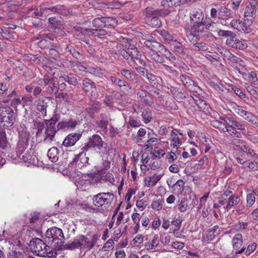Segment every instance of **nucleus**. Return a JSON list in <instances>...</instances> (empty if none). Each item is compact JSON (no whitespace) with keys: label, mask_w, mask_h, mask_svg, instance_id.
Listing matches in <instances>:
<instances>
[{"label":"nucleus","mask_w":258,"mask_h":258,"mask_svg":"<svg viewBox=\"0 0 258 258\" xmlns=\"http://www.w3.org/2000/svg\"><path fill=\"white\" fill-rule=\"evenodd\" d=\"M240 199L239 197L233 194L230 190H226L218 198V201L213 205V208L219 209L224 206V212L229 211L232 207L239 204Z\"/></svg>","instance_id":"f03ea898"},{"label":"nucleus","mask_w":258,"mask_h":258,"mask_svg":"<svg viewBox=\"0 0 258 258\" xmlns=\"http://www.w3.org/2000/svg\"><path fill=\"white\" fill-rule=\"evenodd\" d=\"M82 88L84 92L91 98H96L97 97L96 85L92 80L87 78L83 79Z\"/></svg>","instance_id":"ddd939ff"},{"label":"nucleus","mask_w":258,"mask_h":258,"mask_svg":"<svg viewBox=\"0 0 258 258\" xmlns=\"http://www.w3.org/2000/svg\"><path fill=\"white\" fill-rule=\"evenodd\" d=\"M189 18L193 24L205 21V15L200 9H195L190 13Z\"/></svg>","instance_id":"bb28decb"},{"label":"nucleus","mask_w":258,"mask_h":258,"mask_svg":"<svg viewBox=\"0 0 258 258\" xmlns=\"http://www.w3.org/2000/svg\"><path fill=\"white\" fill-rule=\"evenodd\" d=\"M162 174H155L145 178V185L149 187H153L161 179Z\"/></svg>","instance_id":"f704fd0d"},{"label":"nucleus","mask_w":258,"mask_h":258,"mask_svg":"<svg viewBox=\"0 0 258 258\" xmlns=\"http://www.w3.org/2000/svg\"><path fill=\"white\" fill-rule=\"evenodd\" d=\"M165 106L168 109L176 110L178 107L175 100L172 98H168L165 102Z\"/></svg>","instance_id":"680f3d73"},{"label":"nucleus","mask_w":258,"mask_h":258,"mask_svg":"<svg viewBox=\"0 0 258 258\" xmlns=\"http://www.w3.org/2000/svg\"><path fill=\"white\" fill-rule=\"evenodd\" d=\"M220 119L227 123V132L232 138H242V135H246V129L244 123L238 121L231 117H220Z\"/></svg>","instance_id":"20e7f679"},{"label":"nucleus","mask_w":258,"mask_h":258,"mask_svg":"<svg viewBox=\"0 0 258 258\" xmlns=\"http://www.w3.org/2000/svg\"><path fill=\"white\" fill-rule=\"evenodd\" d=\"M233 17L232 11L225 6H221L218 9V20L224 26H228L229 19Z\"/></svg>","instance_id":"f3484780"},{"label":"nucleus","mask_w":258,"mask_h":258,"mask_svg":"<svg viewBox=\"0 0 258 258\" xmlns=\"http://www.w3.org/2000/svg\"><path fill=\"white\" fill-rule=\"evenodd\" d=\"M18 159L22 160L25 163L35 165L37 163L36 156L33 154L32 151L24 152L23 155L18 156Z\"/></svg>","instance_id":"7c9ffc66"},{"label":"nucleus","mask_w":258,"mask_h":258,"mask_svg":"<svg viewBox=\"0 0 258 258\" xmlns=\"http://www.w3.org/2000/svg\"><path fill=\"white\" fill-rule=\"evenodd\" d=\"M103 146V141L101 137L97 134H94L88 139L87 143L81 148V151H89L91 149L101 150Z\"/></svg>","instance_id":"f8f14e48"},{"label":"nucleus","mask_w":258,"mask_h":258,"mask_svg":"<svg viewBox=\"0 0 258 258\" xmlns=\"http://www.w3.org/2000/svg\"><path fill=\"white\" fill-rule=\"evenodd\" d=\"M46 103L44 102V100L42 99H39L38 100V104L37 105V109L41 112L43 116L46 115Z\"/></svg>","instance_id":"13d9d810"},{"label":"nucleus","mask_w":258,"mask_h":258,"mask_svg":"<svg viewBox=\"0 0 258 258\" xmlns=\"http://www.w3.org/2000/svg\"><path fill=\"white\" fill-rule=\"evenodd\" d=\"M104 18L105 28H113L117 25L118 21L116 18L111 17H104Z\"/></svg>","instance_id":"49530a36"},{"label":"nucleus","mask_w":258,"mask_h":258,"mask_svg":"<svg viewBox=\"0 0 258 258\" xmlns=\"http://www.w3.org/2000/svg\"><path fill=\"white\" fill-rule=\"evenodd\" d=\"M245 80L248 81L253 85H258V79L256 73L254 72L251 71L246 73V76H242Z\"/></svg>","instance_id":"c03bdc74"},{"label":"nucleus","mask_w":258,"mask_h":258,"mask_svg":"<svg viewBox=\"0 0 258 258\" xmlns=\"http://www.w3.org/2000/svg\"><path fill=\"white\" fill-rule=\"evenodd\" d=\"M178 135L183 136L180 130L177 128H173L170 134V146L175 149L177 151L178 148L181 145L182 142Z\"/></svg>","instance_id":"412c9836"},{"label":"nucleus","mask_w":258,"mask_h":258,"mask_svg":"<svg viewBox=\"0 0 258 258\" xmlns=\"http://www.w3.org/2000/svg\"><path fill=\"white\" fill-rule=\"evenodd\" d=\"M120 74L127 80L133 81L135 79L137 75L131 70L127 69L120 70Z\"/></svg>","instance_id":"864d4df0"},{"label":"nucleus","mask_w":258,"mask_h":258,"mask_svg":"<svg viewBox=\"0 0 258 258\" xmlns=\"http://www.w3.org/2000/svg\"><path fill=\"white\" fill-rule=\"evenodd\" d=\"M249 5L247 6L244 12V17H253L258 11V0H249Z\"/></svg>","instance_id":"cd10ccee"},{"label":"nucleus","mask_w":258,"mask_h":258,"mask_svg":"<svg viewBox=\"0 0 258 258\" xmlns=\"http://www.w3.org/2000/svg\"><path fill=\"white\" fill-rule=\"evenodd\" d=\"M220 53L224 57L225 59L229 61L230 65L234 68L242 76L245 75L246 73L241 70L240 67L245 66V62L240 58L233 54L229 50L222 48L221 49Z\"/></svg>","instance_id":"9d476101"},{"label":"nucleus","mask_w":258,"mask_h":258,"mask_svg":"<svg viewBox=\"0 0 258 258\" xmlns=\"http://www.w3.org/2000/svg\"><path fill=\"white\" fill-rule=\"evenodd\" d=\"M28 143L19 141L17 147L15 149V152L16 155H17V157L23 155V154L25 152V149L28 147Z\"/></svg>","instance_id":"3c124183"},{"label":"nucleus","mask_w":258,"mask_h":258,"mask_svg":"<svg viewBox=\"0 0 258 258\" xmlns=\"http://www.w3.org/2000/svg\"><path fill=\"white\" fill-rule=\"evenodd\" d=\"M75 61L69 60L67 59H61L56 61V66L60 68L73 69Z\"/></svg>","instance_id":"de8ad7c7"},{"label":"nucleus","mask_w":258,"mask_h":258,"mask_svg":"<svg viewBox=\"0 0 258 258\" xmlns=\"http://www.w3.org/2000/svg\"><path fill=\"white\" fill-rule=\"evenodd\" d=\"M39 37L40 40L38 42V46L41 49H45L50 46L55 37L54 34L48 33L39 35Z\"/></svg>","instance_id":"393cba45"},{"label":"nucleus","mask_w":258,"mask_h":258,"mask_svg":"<svg viewBox=\"0 0 258 258\" xmlns=\"http://www.w3.org/2000/svg\"><path fill=\"white\" fill-rule=\"evenodd\" d=\"M99 239V236L97 234H93L91 240L84 235H79L72 242L67 244V247L71 249H85L89 251L95 246Z\"/></svg>","instance_id":"39448f33"},{"label":"nucleus","mask_w":258,"mask_h":258,"mask_svg":"<svg viewBox=\"0 0 258 258\" xmlns=\"http://www.w3.org/2000/svg\"><path fill=\"white\" fill-rule=\"evenodd\" d=\"M82 136V133L80 132L70 133L64 139L62 145L66 147H72L81 139Z\"/></svg>","instance_id":"aec40b11"},{"label":"nucleus","mask_w":258,"mask_h":258,"mask_svg":"<svg viewBox=\"0 0 258 258\" xmlns=\"http://www.w3.org/2000/svg\"><path fill=\"white\" fill-rule=\"evenodd\" d=\"M2 36L4 39L8 40L10 42L15 41L17 38V35L16 33L14 31H11L6 30L3 33Z\"/></svg>","instance_id":"8fccbe9b"},{"label":"nucleus","mask_w":258,"mask_h":258,"mask_svg":"<svg viewBox=\"0 0 258 258\" xmlns=\"http://www.w3.org/2000/svg\"><path fill=\"white\" fill-rule=\"evenodd\" d=\"M8 141L7 138L6 131L2 130L0 132V147L3 149H5L8 147Z\"/></svg>","instance_id":"603ef678"},{"label":"nucleus","mask_w":258,"mask_h":258,"mask_svg":"<svg viewBox=\"0 0 258 258\" xmlns=\"http://www.w3.org/2000/svg\"><path fill=\"white\" fill-rule=\"evenodd\" d=\"M160 34L164 40L168 42L173 41V36L166 30H160Z\"/></svg>","instance_id":"338daca9"},{"label":"nucleus","mask_w":258,"mask_h":258,"mask_svg":"<svg viewBox=\"0 0 258 258\" xmlns=\"http://www.w3.org/2000/svg\"><path fill=\"white\" fill-rule=\"evenodd\" d=\"M110 80L113 85L119 87L120 88L122 87V85H124L126 82L125 80H121L115 76H111Z\"/></svg>","instance_id":"69168bd1"},{"label":"nucleus","mask_w":258,"mask_h":258,"mask_svg":"<svg viewBox=\"0 0 258 258\" xmlns=\"http://www.w3.org/2000/svg\"><path fill=\"white\" fill-rule=\"evenodd\" d=\"M47 157L52 163H56L59 158V150L55 147L51 148L48 151Z\"/></svg>","instance_id":"ea45409f"},{"label":"nucleus","mask_w":258,"mask_h":258,"mask_svg":"<svg viewBox=\"0 0 258 258\" xmlns=\"http://www.w3.org/2000/svg\"><path fill=\"white\" fill-rule=\"evenodd\" d=\"M234 111L238 115L245 120L255 125L258 127V118L250 111H247L243 107L237 106L234 108Z\"/></svg>","instance_id":"dca6fc26"},{"label":"nucleus","mask_w":258,"mask_h":258,"mask_svg":"<svg viewBox=\"0 0 258 258\" xmlns=\"http://www.w3.org/2000/svg\"><path fill=\"white\" fill-rule=\"evenodd\" d=\"M252 22L248 19H244L243 21H241L239 32L248 33L251 31Z\"/></svg>","instance_id":"a19ab883"},{"label":"nucleus","mask_w":258,"mask_h":258,"mask_svg":"<svg viewBox=\"0 0 258 258\" xmlns=\"http://www.w3.org/2000/svg\"><path fill=\"white\" fill-rule=\"evenodd\" d=\"M146 134V131L144 128H140L137 132V136L133 135L132 139L135 142L139 143L141 141L142 138L145 136Z\"/></svg>","instance_id":"e2e57ef3"},{"label":"nucleus","mask_w":258,"mask_h":258,"mask_svg":"<svg viewBox=\"0 0 258 258\" xmlns=\"http://www.w3.org/2000/svg\"><path fill=\"white\" fill-rule=\"evenodd\" d=\"M196 0H162L161 1V6L166 7H178L181 5L189 2H194Z\"/></svg>","instance_id":"c85d7f7f"},{"label":"nucleus","mask_w":258,"mask_h":258,"mask_svg":"<svg viewBox=\"0 0 258 258\" xmlns=\"http://www.w3.org/2000/svg\"><path fill=\"white\" fill-rule=\"evenodd\" d=\"M78 30L83 34L97 36L100 38L107 34V31L102 29V28L95 29L80 28Z\"/></svg>","instance_id":"4be33fe9"},{"label":"nucleus","mask_w":258,"mask_h":258,"mask_svg":"<svg viewBox=\"0 0 258 258\" xmlns=\"http://www.w3.org/2000/svg\"><path fill=\"white\" fill-rule=\"evenodd\" d=\"M44 123L45 124L44 141L51 142L53 141L54 136L58 129L56 128L55 125L46 122L45 121H44Z\"/></svg>","instance_id":"b1692460"},{"label":"nucleus","mask_w":258,"mask_h":258,"mask_svg":"<svg viewBox=\"0 0 258 258\" xmlns=\"http://www.w3.org/2000/svg\"><path fill=\"white\" fill-rule=\"evenodd\" d=\"M179 79L182 85L187 89L191 87V85L194 84V81L187 74H182L179 77Z\"/></svg>","instance_id":"a18cd8bd"},{"label":"nucleus","mask_w":258,"mask_h":258,"mask_svg":"<svg viewBox=\"0 0 258 258\" xmlns=\"http://www.w3.org/2000/svg\"><path fill=\"white\" fill-rule=\"evenodd\" d=\"M205 26V21L193 24L191 28V32L188 35L196 36L197 37H209L212 35V33L206 30Z\"/></svg>","instance_id":"2eb2a0df"},{"label":"nucleus","mask_w":258,"mask_h":258,"mask_svg":"<svg viewBox=\"0 0 258 258\" xmlns=\"http://www.w3.org/2000/svg\"><path fill=\"white\" fill-rule=\"evenodd\" d=\"M144 44L151 51H156L158 48H164V46L155 40H146Z\"/></svg>","instance_id":"58836bf2"},{"label":"nucleus","mask_w":258,"mask_h":258,"mask_svg":"<svg viewBox=\"0 0 258 258\" xmlns=\"http://www.w3.org/2000/svg\"><path fill=\"white\" fill-rule=\"evenodd\" d=\"M170 11L168 9L154 10L152 7H147L145 11V20L146 23L152 27H160L162 25L159 16L164 17L168 15Z\"/></svg>","instance_id":"423d86ee"},{"label":"nucleus","mask_w":258,"mask_h":258,"mask_svg":"<svg viewBox=\"0 0 258 258\" xmlns=\"http://www.w3.org/2000/svg\"><path fill=\"white\" fill-rule=\"evenodd\" d=\"M159 244V236L154 234L153 237L148 240L145 243V247L147 250L155 249Z\"/></svg>","instance_id":"473e14b6"},{"label":"nucleus","mask_w":258,"mask_h":258,"mask_svg":"<svg viewBox=\"0 0 258 258\" xmlns=\"http://www.w3.org/2000/svg\"><path fill=\"white\" fill-rule=\"evenodd\" d=\"M113 199V195L111 192H100L92 197V203L96 212L104 211L111 205Z\"/></svg>","instance_id":"0eeeda50"},{"label":"nucleus","mask_w":258,"mask_h":258,"mask_svg":"<svg viewBox=\"0 0 258 258\" xmlns=\"http://www.w3.org/2000/svg\"><path fill=\"white\" fill-rule=\"evenodd\" d=\"M47 10L62 16H68L71 13L70 10L68 9L64 5H58L48 8Z\"/></svg>","instance_id":"2f4dec72"},{"label":"nucleus","mask_w":258,"mask_h":258,"mask_svg":"<svg viewBox=\"0 0 258 258\" xmlns=\"http://www.w3.org/2000/svg\"><path fill=\"white\" fill-rule=\"evenodd\" d=\"M209 84L219 94L221 99H227L229 97L231 84H228L214 76L209 79Z\"/></svg>","instance_id":"6e6552de"},{"label":"nucleus","mask_w":258,"mask_h":258,"mask_svg":"<svg viewBox=\"0 0 258 258\" xmlns=\"http://www.w3.org/2000/svg\"><path fill=\"white\" fill-rule=\"evenodd\" d=\"M60 75L58 74V77L60 81H64L70 85L77 86L78 84V81L77 78L73 74L70 73L66 75L64 72H59Z\"/></svg>","instance_id":"c756f323"},{"label":"nucleus","mask_w":258,"mask_h":258,"mask_svg":"<svg viewBox=\"0 0 258 258\" xmlns=\"http://www.w3.org/2000/svg\"><path fill=\"white\" fill-rule=\"evenodd\" d=\"M134 210L135 212L133 213L131 215V218L134 224L135 225L133 228L134 233H137L138 232L140 227V221L141 216H140V214L137 212V210L136 209H135Z\"/></svg>","instance_id":"e433bc0d"},{"label":"nucleus","mask_w":258,"mask_h":258,"mask_svg":"<svg viewBox=\"0 0 258 258\" xmlns=\"http://www.w3.org/2000/svg\"><path fill=\"white\" fill-rule=\"evenodd\" d=\"M48 53L50 56L51 61L56 64V61L57 60H59L60 55V53L58 50L53 48H50L49 49Z\"/></svg>","instance_id":"6e6d98bb"},{"label":"nucleus","mask_w":258,"mask_h":258,"mask_svg":"<svg viewBox=\"0 0 258 258\" xmlns=\"http://www.w3.org/2000/svg\"><path fill=\"white\" fill-rule=\"evenodd\" d=\"M211 124L214 127L223 132H227V125L225 122H222L218 120L214 119L211 121Z\"/></svg>","instance_id":"37998d69"},{"label":"nucleus","mask_w":258,"mask_h":258,"mask_svg":"<svg viewBox=\"0 0 258 258\" xmlns=\"http://www.w3.org/2000/svg\"><path fill=\"white\" fill-rule=\"evenodd\" d=\"M257 247V244L255 242H251L247 246L246 249L245 248V250L244 251V254L248 256L250 254H251L253 252H254Z\"/></svg>","instance_id":"0e129e2a"},{"label":"nucleus","mask_w":258,"mask_h":258,"mask_svg":"<svg viewBox=\"0 0 258 258\" xmlns=\"http://www.w3.org/2000/svg\"><path fill=\"white\" fill-rule=\"evenodd\" d=\"M14 114V110L12 109V112L7 113V115H5L3 117V121L0 122H5L3 125L4 128L11 127L13 125L15 120L13 117Z\"/></svg>","instance_id":"c9c22d12"},{"label":"nucleus","mask_w":258,"mask_h":258,"mask_svg":"<svg viewBox=\"0 0 258 258\" xmlns=\"http://www.w3.org/2000/svg\"><path fill=\"white\" fill-rule=\"evenodd\" d=\"M169 89L172 94L176 96L177 97L179 96H180L181 98L185 97L184 94L182 93L181 90L179 88L171 86Z\"/></svg>","instance_id":"774afa93"},{"label":"nucleus","mask_w":258,"mask_h":258,"mask_svg":"<svg viewBox=\"0 0 258 258\" xmlns=\"http://www.w3.org/2000/svg\"><path fill=\"white\" fill-rule=\"evenodd\" d=\"M243 242V237L241 233H236L233 237L231 244L235 254H241L244 252L245 247H242Z\"/></svg>","instance_id":"a211bd4d"},{"label":"nucleus","mask_w":258,"mask_h":258,"mask_svg":"<svg viewBox=\"0 0 258 258\" xmlns=\"http://www.w3.org/2000/svg\"><path fill=\"white\" fill-rule=\"evenodd\" d=\"M101 119L96 122L98 127L103 132H106L107 130V125L108 124L109 120L108 116L104 114H100Z\"/></svg>","instance_id":"79ce46f5"},{"label":"nucleus","mask_w":258,"mask_h":258,"mask_svg":"<svg viewBox=\"0 0 258 258\" xmlns=\"http://www.w3.org/2000/svg\"><path fill=\"white\" fill-rule=\"evenodd\" d=\"M191 97L196 105L194 106L195 113L203 112L206 115L211 114L212 109L205 100L202 99L196 94H193Z\"/></svg>","instance_id":"9b49d317"},{"label":"nucleus","mask_w":258,"mask_h":258,"mask_svg":"<svg viewBox=\"0 0 258 258\" xmlns=\"http://www.w3.org/2000/svg\"><path fill=\"white\" fill-rule=\"evenodd\" d=\"M64 240L63 233L60 228L53 227L48 229L45 232V241L48 243H54L57 247H60L63 245Z\"/></svg>","instance_id":"1a4fd4ad"},{"label":"nucleus","mask_w":258,"mask_h":258,"mask_svg":"<svg viewBox=\"0 0 258 258\" xmlns=\"http://www.w3.org/2000/svg\"><path fill=\"white\" fill-rule=\"evenodd\" d=\"M30 246L33 253L39 256L51 258L57 254L55 248H50L40 238H33Z\"/></svg>","instance_id":"7ed1b4c3"},{"label":"nucleus","mask_w":258,"mask_h":258,"mask_svg":"<svg viewBox=\"0 0 258 258\" xmlns=\"http://www.w3.org/2000/svg\"><path fill=\"white\" fill-rule=\"evenodd\" d=\"M146 56L151 61H153L162 64L165 62L163 55L159 54L157 50L148 52L147 53Z\"/></svg>","instance_id":"72a5a7b5"},{"label":"nucleus","mask_w":258,"mask_h":258,"mask_svg":"<svg viewBox=\"0 0 258 258\" xmlns=\"http://www.w3.org/2000/svg\"><path fill=\"white\" fill-rule=\"evenodd\" d=\"M148 139L146 142V144L145 145L146 149L149 150H152L154 145H155L160 140L159 139L157 138L150 137V134H148Z\"/></svg>","instance_id":"5fc2aeb1"},{"label":"nucleus","mask_w":258,"mask_h":258,"mask_svg":"<svg viewBox=\"0 0 258 258\" xmlns=\"http://www.w3.org/2000/svg\"><path fill=\"white\" fill-rule=\"evenodd\" d=\"M173 43V45L175 51L180 54L185 53V47L182 44V42L177 41L176 40L172 41Z\"/></svg>","instance_id":"bf43d9fd"},{"label":"nucleus","mask_w":258,"mask_h":258,"mask_svg":"<svg viewBox=\"0 0 258 258\" xmlns=\"http://www.w3.org/2000/svg\"><path fill=\"white\" fill-rule=\"evenodd\" d=\"M115 48L109 50L111 54L121 55L127 60V63L130 67L134 68L137 72L143 76H146L148 73L147 70L141 66H139L137 61L143 67L147 64L146 61L142 58V55L138 48L134 46L128 47L127 49L123 48V46L118 43H114Z\"/></svg>","instance_id":"f257e3e1"},{"label":"nucleus","mask_w":258,"mask_h":258,"mask_svg":"<svg viewBox=\"0 0 258 258\" xmlns=\"http://www.w3.org/2000/svg\"><path fill=\"white\" fill-rule=\"evenodd\" d=\"M78 124V121L75 118H70L68 120H62L59 122L57 127L58 130L70 131L75 129Z\"/></svg>","instance_id":"5701e85b"},{"label":"nucleus","mask_w":258,"mask_h":258,"mask_svg":"<svg viewBox=\"0 0 258 258\" xmlns=\"http://www.w3.org/2000/svg\"><path fill=\"white\" fill-rule=\"evenodd\" d=\"M19 141L20 142L28 143L30 138V133L27 128L25 127L19 132Z\"/></svg>","instance_id":"09e8293b"},{"label":"nucleus","mask_w":258,"mask_h":258,"mask_svg":"<svg viewBox=\"0 0 258 258\" xmlns=\"http://www.w3.org/2000/svg\"><path fill=\"white\" fill-rule=\"evenodd\" d=\"M87 151H82L80 153L75 155L73 160L69 163V166L81 169L89 164V158L86 156Z\"/></svg>","instance_id":"4468645a"},{"label":"nucleus","mask_w":258,"mask_h":258,"mask_svg":"<svg viewBox=\"0 0 258 258\" xmlns=\"http://www.w3.org/2000/svg\"><path fill=\"white\" fill-rule=\"evenodd\" d=\"M185 182L182 179H178L175 183L173 184L172 192L175 195H181L184 189Z\"/></svg>","instance_id":"4c0bfd02"},{"label":"nucleus","mask_w":258,"mask_h":258,"mask_svg":"<svg viewBox=\"0 0 258 258\" xmlns=\"http://www.w3.org/2000/svg\"><path fill=\"white\" fill-rule=\"evenodd\" d=\"M104 17H96L94 18L92 21V25L93 27L95 28H101L104 27Z\"/></svg>","instance_id":"052dcab7"},{"label":"nucleus","mask_w":258,"mask_h":258,"mask_svg":"<svg viewBox=\"0 0 258 258\" xmlns=\"http://www.w3.org/2000/svg\"><path fill=\"white\" fill-rule=\"evenodd\" d=\"M187 38L192 44V49L196 51H207L209 50V45L205 42H199L201 37H197L192 35H187Z\"/></svg>","instance_id":"6ab92c4d"},{"label":"nucleus","mask_w":258,"mask_h":258,"mask_svg":"<svg viewBox=\"0 0 258 258\" xmlns=\"http://www.w3.org/2000/svg\"><path fill=\"white\" fill-rule=\"evenodd\" d=\"M182 221V220L179 217L178 218L173 220L171 223V225L173 229V234L175 236H176V237H177L176 234L178 233V231L181 227Z\"/></svg>","instance_id":"4d7b16f0"},{"label":"nucleus","mask_w":258,"mask_h":258,"mask_svg":"<svg viewBox=\"0 0 258 258\" xmlns=\"http://www.w3.org/2000/svg\"><path fill=\"white\" fill-rule=\"evenodd\" d=\"M137 98L139 101L149 106L154 102L152 95L144 90H141L138 92Z\"/></svg>","instance_id":"a878e982"}]
</instances>
